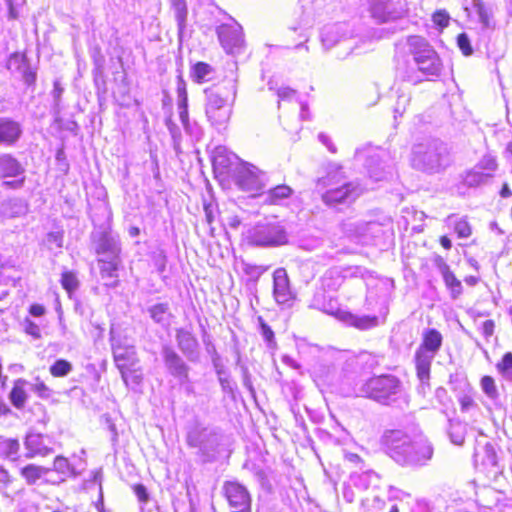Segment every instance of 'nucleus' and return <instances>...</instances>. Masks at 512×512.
Here are the masks:
<instances>
[{
  "label": "nucleus",
  "mask_w": 512,
  "mask_h": 512,
  "mask_svg": "<svg viewBox=\"0 0 512 512\" xmlns=\"http://www.w3.org/2000/svg\"><path fill=\"white\" fill-rule=\"evenodd\" d=\"M387 454L403 466L426 465L433 456V447L424 437L412 439L401 430H390L382 437Z\"/></svg>",
  "instance_id": "f257e3e1"
},
{
  "label": "nucleus",
  "mask_w": 512,
  "mask_h": 512,
  "mask_svg": "<svg viewBox=\"0 0 512 512\" xmlns=\"http://www.w3.org/2000/svg\"><path fill=\"white\" fill-rule=\"evenodd\" d=\"M317 187L324 190L321 199L324 204L330 207L351 204L363 191L358 183L347 181L341 167L331 168L326 176L318 179Z\"/></svg>",
  "instance_id": "f03ea898"
},
{
  "label": "nucleus",
  "mask_w": 512,
  "mask_h": 512,
  "mask_svg": "<svg viewBox=\"0 0 512 512\" xmlns=\"http://www.w3.org/2000/svg\"><path fill=\"white\" fill-rule=\"evenodd\" d=\"M449 164L447 148L442 142L428 140L413 146L411 165L416 170L435 174L443 171Z\"/></svg>",
  "instance_id": "7ed1b4c3"
},
{
  "label": "nucleus",
  "mask_w": 512,
  "mask_h": 512,
  "mask_svg": "<svg viewBox=\"0 0 512 512\" xmlns=\"http://www.w3.org/2000/svg\"><path fill=\"white\" fill-rule=\"evenodd\" d=\"M205 112L208 120L214 126H224L228 123L232 113V103L236 97L235 82L229 81L227 85L206 89Z\"/></svg>",
  "instance_id": "20e7f679"
},
{
  "label": "nucleus",
  "mask_w": 512,
  "mask_h": 512,
  "mask_svg": "<svg viewBox=\"0 0 512 512\" xmlns=\"http://www.w3.org/2000/svg\"><path fill=\"white\" fill-rule=\"evenodd\" d=\"M421 340L414 354V363L421 388L424 390L425 387H429L431 365L441 349L443 337L438 330L428 328L423 331Z\"/></svg>",
  "instance_id": "39448f33"
},
{
  "label": "nucleus",
  "mask_w": 512,
  "mask_h": 512,
  "mask_svg": "<svg viewBox=\"0 0 512 512\" xmlns=\"http://www.w3.org/2000/svg\"><path fill=\"white\" fill-rule=\"evenodd\" d=\"M408 53L417 70L425 77H437L442 71V62L435 49L422 36L412 35L406 40Z\"/></svg>",
  "instance_id": "423d86ee"
},
{
  "label": "nucleus",
  "mask_w": 512,
  "mask_h": 512,
  "mask_svg": "<svg viewBox=\"0 0 512 512\" xmlns=\"http://www.w3.org/2000/svg\"><path fill=\"white\" fill-rule=\"evenodd\" d=\"M402 392V383L394 375H380L368 379L359 388V394L378 403L389 405L395 402Z\"/></svg>",
  "instance_id": "0eeeda50"
},
{
  "label": "nucleus",
  "mask_w": 512,
  "mask_h": 512,
  "mask_svg": "<svg viewBox=\"0 0 512 512\" xmlns=\"http://www.w3.org/2000/svg\"><path fill=\"white\" fill-rule=\"evenodd\" d=\"M247 238L250 244L260 247L281 246L288 242V235L279 223L258 224L249 230Z\"/></svg>",
  "instance_id": "6e6552de"
},
{
  "label": "nucleus",
  "mask_w": 512,
  "mask_h": 512,
  "mask_svg": "<svg viewBox=\"0 0 512 512\" xmlns=\"http://www.w3.org/2000/svg\"><path fill=\"white\" fill-rule=\"evenodd\" d=\"M186 441L190 447L198 449V453L204 457L214 452L219 444L217 433L212 428L199 423L189 429Z\"/></svg>",
  "instance_id": "1a4fd4ad"
},
{
  "label": "nucleus",
  "mask_w": 512,
  "mask_h": 512,
  "mask_svg": "<svg viewBox=\"0 0 512 512\" xmlns=\"http://www.w3.org/2000/svg\"><path fill=\"white\" fill-rule=\"evenodd\" d=\"M237 186L246 192H258L267 182L266 173L249 163L240 164L235 171Z\"/></svg>",
  "instance_id": "9d476101"
},
{
  "label": "nucleus",
  "mask_w": 512,
  "mask_h": 512,
  "mask_svg": "<svg viewBox=\"0 0 512 512\" xmlns=\"http://www.w3.org/2000/svg\"><path fill=\"white\" fill-rule=\"evenodd\" d=\"M404 12L401 0H370L371 16L380 23L399 19Z\"/></svg>",
  "instance_id": "9b49d317"
},
{
  "label": "nucleus",
  "mask_w": 512,
  "mask_h": 512,
  "mask_svg": "<svg viewBox=\"0 0 512 512\" xmlns=\"http://www.w3.org/2000/svg\"><path fill=\"white\" fill-rule=\"evenodd\" d=\"M273 297L277 304L286 307H290L296 298L284 268H278L273 273Z\"/></svg>",
  "instance_id": "f8f14e48"
},
{
  "label": "nucleus",
  "mask_w": 512,
  "mask_h": 512,
  "mask_svg": "<svg viewBox=\"0 0 512 512\" xmlns=\"http://www.w3.org/2000/svg\"><path fill=\"white\" fill-rule=\"evenodd\" d=\"M225 494L232 512H251V497L243 485L228 482L225 484Z\"/></svg>",
  "instance_id": "ddd939ff"
},
{
  "label": "nucleus",
  "mask_w": 512,
  "mask_h": 512,
  "mask_svg": "<svg viewBox=\"0 0 512 512\" xmlns=\"http://www.w3.org/2000/svg\"><path fill=\"white\" fill-rule=\"evenodd\" d=\"M217 34L222 47L228 53H234L244 42L242 27L236 23L221 25L217 29Z\"/></svg>",
  "instance_id": "4468645a"
},
{
  "label": "nucleus",
  "mask_w": 512,
  "mask_h": 512,
  "mask_svg": "<svg viewBox=\"0 0 512 512\" xmlns=\"http://www.w3.org/2000/svg\"><path fill=\"white\" fill-rule=\"evenodd\" d=\"M112 349L115 363L121 371L123 380L127 382V371L134 368L138 362L136 350L133 346L125 347L115 342L112 343Z\"/></svg>",
  "instance_id": "2eb2a0df"
},
{
  "label": "nucleus",
  "mask_w": 512,
  "mask_h": 512,
  "mask_svg": "<svg viewBox=\"0 0 512 512\" xmlns=\"http://www.w3.org/2000/svg\"><path fill=\"white\" fill-rule=\"evenodd\" d=\"M162 355L169 373L180 382L188 381L189 367L183 359L169 346L163 347Z\"/></svg>",
  "instance_id": "dca6fc26"
},
{
  "label": "nucleus",
  "mask_w": 512,
  "mask_h": 512,
  "mask_svg": "<svg viewBox=\"0 0 512 512\" xmlns=\"http://www.w3.org/2000/svg\"><path fill=\"white\" fill-rule=\"evenodd\" d=\"M176 341L178 348L189 361L195 362L199 359V344L194 335L183 329L176 330Z\"/></svg>",
  "instance_id": "f3484780"
},
{
  "label": "nucleus",
  "mask_w": 512,
  "mask_h": 512,
  "mask_svg": "<svg viewBox=\"0 0 512 512\" xmlns=\"http://www.w3.org/2000/svg\"><path fill=\"white\" fill-rule=\"evenodd\" d=\"M384 154V151L376 150L368 155L366 167L369 176L376 181L384 180L387 175L392 173L391 167L383 164L382 157Z\"/></svg>",
  "instance_id": "a211bd4d"
},
{
  "label": "nucleus",
  "mask_w": 512,
  "mask_h": 512,
  "mask_svg": "<svg viewBox=\"0 0 512 512\" xmlns=\"http://www.w3.org/2000/svg\"><path fill=\"white\" fill-rule=\"evenodd\" d=\"M436 265L442 275L446 287L450 290L451 297L453 299L458 298L462 294L463 289L461 281L456 278L443 258L439 257L436 261Z\"/></svg>",
  "instance_id": "6ab92c4d"
},
{
  "label": "nucleus",
  "mask_w": 512,
  "mask_h": 512,
  "mask_svg": "<svg viewBox=\"0 0 512 512\" xmlns=\"http://www.w3.org/2000/svg\"><path fill=\"white\" fill-rule=\"evenodd\" d=\"M22 129L18 122L0 118V144L13 145L21 136Z\"/></svg>",
  "instance_id": "aec40b11"
},
{
  "label": "nucleus",
  "mask_w": 512,
  "mask_h": 512,
  "mask_svg": "<svg viewBox=\"0 0 512 512\" xmlns=\"http://www.w3.org/2000/svg\"><path fill=\"white\" fill-rule=\"evenodd\" d=\"M25 447L28 450L27 458H32L36 455L46 456L52 451V449L44 443L43 435L39 433H29L25 439Z\"/></svg>",
  "instance_id": "412c9836"
},
{
  "label": "nucleus",
  "mask_w": 512,
  "mask_h": 512,
  "mask_svg": "<svg viewBox=\"0 0 512 512\" xmlns=\"http://www.w3.org/2000/svg\"><path fill=\"white\" fill-rule=\"evenodd\" d=\"M24 173V168L11 154L0 155V177H18Z\"/></svg>",
  "instance_id": "4be33fe9"
},
{
  "label": "nucleus",
  "mask_w": 512,
  "mask_h": 512,
  "mask_svg": "<svg viewBox=\"0 0 512 512\" xmlns=\"http://www.w3.org/2000/svg\"><path fill=\"white\" fill-rule=\"evenodd\" d=\"M341 319L360 330H367L378 326L377 316L355 315L350 312H341Z\"/></svg>",
  "instance_id": "5701e85b"
},
{
  "label": "nucleus",
  "mask_w": 512,
  "mask_h": 512,
  "mask_svg": "<svg viewBox=\"0 0 512 512\" xmlns=\"http://www.w3.org/2000/svg\"><path fill=\"white\" fill-rule=\"evenodd\" d=\"M97 253L106 254L108 258H118L120 253L119 239L112 234L103 233L97 245Z\"/></svg>",
  "instance_id": "b1692460"
},
{
  "label": "nucleus",
  "mask_w": 512,
  "mask_h": 512,
  "mask_svg": "<svg viewBox=\"0 0 512 512\" xmlns=\"http://www.w3.org/2000/svg\"><path fill=\"white\" fill-rule=\"evenodd\" d=\"M292 193L293 189L290 186L282 184L269 189L262 196L264 203L270 205H278L283 200L289 198L292 195Z\"/></svg>",
  "instance_id": "393cba45"
},
{
  "label": "nucleus",
  "mask_w": 512,
  "mask_h": 512,
  "mask_svg": "<svg viewBox=\"0 0 512 512\" xmlns=\"http://www.w3.org/2000/svg\"><path fill=\"white\" fill-rule=\"evenodd\" d=\"M27 381L19 378L14 382V386L9 393V400L11 401L12 405L17 409L24 408L28 395L26 392Z\"/></svg>",
  "instance_id": "a878e982"
},
{
  "label": "nucleus",
  "mask_w": 512,
  "mask_h": 512,
  "mask_svg": "<svg viewBox=\"0 0 512 512\" xmlns=\"http://www.w3.org/2000/svg\"><path fill=\"white\" fill-rule=\"evenodd\" d=\"M152 320L161 326H169L172 318L168 303H157L148 308Z\"/></svg>",
  "instance_id": "bb28decb"
},
{
  "label": "nucleus",
  "mask_w": 512,
  "mask_h": 512,
  "mask_svg": "<svg viewBox=\"0 0 512 512\" xmlns=\"http://www.w3.org/2000/svg\"><path fill=\"white\" fill-rule=\"evenodd\" d=\"M174 11V17L178 26V37L181 40L186 28L188 9L185 0H170Z\"/></svg>",
  "instance_id": "cd10ccee"
},
{
  "label": "nucleus",
  "mask_w": 512,
  "mask_h": 512,
  "mask_svg": "<svg viewBox=\"0 0 512 512\" xmlns=\"http://www.w3.org/2000/svg\"><path fill=\"white\" fill-rule=\"evenodd\" d=\"M51 469L34 464H29L21 469V475L29 485L35 484L43 475L50 472Z\"/></svg>",
  "instance_id": "c85d7f7f"
},
{
  "label": "nucleus",
  "mask_w": 512,
  "mask_h": 512,
  "mask_svg": "<svg viewBox=\"0 0 512 512\" xmlns=\"http://www.w3.org/2000/svg\"><path fill=\"white\" fill-rule=\"evenodd\" d=\"M20 444L16 439H10L0 436V457L15 459L18 454Z\"/></svg>",
  "instance_id": "c756f323"
},
{
  "label": "nucleus",
  "mask_w": 512,
  "mask_h": 512,
  "mask_svg": "<svg viewBox=\"0 0 512 512\" xmlns=\"http://www.w3.org/2000/svg\"><path fill=\"white\" fill-rule=\"evenodd\" d=\"M473 7L476 10L479 21L484 28H490L492 26L491 18L492 12L482 0H474Z\"/></svg>",
  "instance_id": "7c9ffc66"
},
{
  "label": "nucleus",
  "mask_w": 512,
  "mask_h": 512,
  "mask_svg": "<svg viewBox=\"0 0 512 512\" xmlns=\"http://www.w3.org/2000/svg\"><path fill=\"white\" fill-rule=\"evenodd\" d=\"M118 258L107 257V259H100V273L102 278H114L116 277V271L118 267Z\"/></svg>",
  "instance_id": "2f4dec72"
},
{
  "label": "nucleus",
  "mask_w": 512,
  "mask_h": 512,
  "mask_svg": "<svg viewBox=\"0 0 512 512\" xmlns=\"http://www.w3.org/2000/svg\"><path fill=\"white\" fill-rule=\"evenodd\" d=\"M496 368L501 376L508 382L512 383V353L507 352L502 360L497 363Z\"/></svg>",
  "instance_id": "473e14b6"
},
{
  "label": "nucleus",
  "mask_w": 512,
  "mask_h": 512,
  "mask_svg": "<svg viewBox=\"0 0 512 512\" xmlns=\"http://www.w3.org/2000/svg\"><path fill=\"white\" fill-rule=\"evenodd\" d=\"M53 470L61 474V481L66 477L74 474V468L69 463L68 459L63 456H57L53 462Z\"/></svg>",
  "instance_id": "72a5a7b5"
},
{
  "label": "nucleus",
  "mask_w": 512,
  "mask_h": 512,
  "mask_svg": "<svg viewBox=\"0 0 512 512\" xmlns=\"http://www.w3.org/2000/svg\"><path fill=\"white\" fill-rule=\"evenodd\" d=\"M340 30H342V25H333L324 29L322 33V43L326 48H331L339 41L337 37Z\"/></svg>",
  "instance_id": "f704fd0d"
},
{
  "label": "nucleus",
  "mask_w": 512,
  "mask_h": 512,
  "mask_svg": "<svg viewBox=\"0 0 512 512\" xmlns=\"http://www.w3.org/2000/svg\"><path fill=\"white\" fill-rule=\"evenodd\" d=\"M212 73V67L204 62L196 63L191 72V77L197 83H202L207 80L208 76Z\"/></svg>",
  "instance_id": "c9c22d12"
},
{
  "label": "nucleus",
  "mask_w": 512,
  "mask_h": 512,
  "mask_svg": "<svg viewBox=\"0 0 512 512\" xmlns=\"http://www.w3.org/2000/svg\"><path fill=\"white\" fill-rule=\"evenodd\" d=\"M464 391L458 396V401L460 403L461 411L467 412L472 407L475 406V402L473 399V396L471 394L472 387L471 385L465 380L464 381Z\"/></svg>",
  "instance_id": "e433bc0d"
},
{
  "label": "nucleus",
  "mask_w": 512,
  "mask_h": 512,
  "mask_svg": "<svg viewBox=\"0 0 512 512\" xmlns=\"http://www.w3.org/2000/svg\"><path fill=\"white\" fill-rule=\"evenodd\" d=\"M491 177V173H484L478 170H473L467 173L464 181L467 186L475 187L487 182Z\"/></svg>",
  "instance_id": "4c0bfd02"
},
{
  "label": "nucleus",
  "mask_w": 512,
  "mask_h": 512,
  "mask_svg": "<svg viewBox=\"0 0 512 512\" xmlns=\"http://www.w3.org/2000/svg\"><path fill=\"white\" fill-rule=\"evenodd\" d=\"M449 436L455 445H462L465 440V426L460 422L450 423Z\"/></svg>",
  "instance_id": "58836bf2"
},
{
  "label": "nucleus",
  "mask_w": 512,
  "mask_h": 512,
  "mask_svg": "<svg viewBox=\"0 0 512 512\" xmlns=\"http://www.w3.org/2000/svg\"><path fill=\"white\" fill-rule=\"evenodd\" d=\"M27 65L26 57L20 53H14L7 61V68L13 73H20Z\"/></svg>",
  "instance_id": "ea45409f"
},
{
  "label": "nucleus",
  "mask_w": 512,
  "mask_h": 512,
  "mask_svg": "<svg viewBox=\"0 0 512 512\" xmlns=\"http://www.w3.org/2000/svg\"><path fill=\"white\" fill-rule=\"evenodd\" d=\"M481 388L485 395L491 400H496L499 397V392L496 387L495 381L491 376H484L480 382Z\"/></svg>",
  "instance_id": "a19ab883"
},
{
  "label": "nucleus",
  "mask_w": 512,
  "mask_h": 512,
  "mask_svg": "<svg viewBox=\"0 0 512 512\" xmlns=\"http://www.w3.org/2000/svg\"><path fill=\"white\" fill-rule=\"evenodd\" d=\"M72 371V364L64 359H58L50 366V373L54 377H64Z\"/></svg>",
  "instance_id": "79ce46f5"
},
{
  "label": "nucleus",
  "mask_w": 512,
  "mask_h": 512,
  "mask_svg": "<svg viewBox=\"0 0 512 512\" xmlns=\"http://www.w3.org/2000/svg\"><path fill=\"white\" fill-rule=\"evenodd\" d=\"M454 230L459 238H468L472 234V228L470 223L465 218H460L453 222Z\"/></svg>",
  "instance_id": "37998d69"
},
{
  "label": "nucleus",
  "mask_w": 512,
  "mask_h": 512,
  "mask_svg": "<svg viewBox=\"0 0 512 512\" xmlns=\"http://www.w3.org/2000/svg\"><path fill=\"white\" fill-rule=\"evenodd\" d=\"M61 284L68 293H72L78 287V280L74 273L67 271L62 274Z\"/></svg>",
  "instance_id": "c03bdc74"
},
{
  "label": "nucleus",
  "mask_w": 512,
  "mask_h": 512,
  "mask_svg": "<svg viewBox=\"0 0 512 512\" xmlns=\"http://www.w3.org/2000/svg\"><path fill=\"white\" fill-rule=\"evenodd\" d=\"M324 275H326L324 283L330 289H336L340 286L342 279L341 273L337 269H330Z\"/></svg>",
  "instance_id": "a18cd8bd"
},
{
  "label": "nucleus",
  "mask_w": 512,
  "mask_h": 512,
  "mask_svg": "<svg viewBox=\"0 0 512 512\" xmlns=\"http://www.w3.org/2000/svg\"><path fill=\"white\" fill-rule=\"evenodd\" d=\"M11 206V216L18 217L21 215H25L28 212V204L22 199H15L10 202Z\"/></svg>",
  "instance_id": "49530a36"
},
{
  "label": "nucleus",
  "mask_w": 512,
  "mask_h": 512,
  "mask_svg": "<svg viewBox=\"0 0 512 512\" xmlns=\"http://www.w3.org/2000/svg\"><path fill=\"white\" fill-rule=\"evenodd\" d=\"M178 104H188L186 83L181 76L178 77L177 81V105Z\"/></svg>",
  "instance_id": "de8ad7c7"
},
{
  "label": "nucleus",
  "mask_w": 512,
  "mask_h": 512,
  "mask_svg": "<svg viewBox=\"0 0 512 512\" xmlns=\"http://www.w3.org/2000/svg\"><path fill=\"white\" fill-rule=\"evenodd\" d=\"M457 44L464 55L469 56L472 54L473 49L471 47L470 39L467 34H459L457 37Z\"/></svg>",
  "instance_id": "09e8293b"
},
{
  "label": "nucleus",
  "mask_w": 512,
  "mask_h": 512,
  "mask_svg": "<svg viewBox=\"0 0 512 512\" xmlns=\"http://www.w3.org/2000/svg\"><path fill=\"white\" fill-rule=\"evenodd\" d=\"M482 450L485 454L482 459V462L484 464H488V465H495L496 464V454H495L493 446L490 443H486L482 447Z\"/></svg>",
  "instance_id": "8fccbe9b"
},
{
  "label": "nucleus",
  "mask_w": 512,
  "mask_h": 512,
  "mask_svg": "<svg viewBox=\"0 0 512 512\" xmlns=\"http://www.w3.org/2000/svg\"><path fill=\"white\" fill-rule=\"evenodd\" d=\"M32 391H34L39 397L47 399L51 396V390L46 384L39 379L32 385Z\"/></svg>",
  "instance_id": "3c124183"
},
{
  "label": "nucleus",
  "mask_w": 512,
  "mask_h": 512,
  "mask_svg": "<svg viewBox=\"0 0 512 512\" xmlns=\"http://www.w3.org/2000/svg\"><path fill=\"white\" fill-rule=\"evenodd\" d=\"M433 22L440 27L449 25L450 16L445 10H438L432 16Z\"/></svg>",
  "instance_id": "603ef678"
},
{
  "label": "nucleus",
  "mask_w": 512,
  "mask_h": 512,
  "mask_svg": "<svg viewBox=\"0 0 512 512\" xmlns=\"http://www.w3.org/2000/svg\"><path fill=\"white\" fill-rule=\"evenodd\" d=\"M261 334L268 345H275L274 332L261 318H260Z\"/></svg>",
  "instance_id": "864d4df0"
},
{
  "label": "nucleus",
  "mask_w": 512,
  "mask_h": 512,
  "mask_svg": "<svg viewBox=\"0 0 512 512\" xmlns=\"http://www.w3.org/2000/svg\"><path fill=\"white\" fill-rule=\"evenodd\" d=\"M153 261L154 265L156 266L157 270L162 273L166 268V254L163 250H159L158 252H155L153 255Z\"/></svg>",
  "instance_id": "5fc2aeb1"
},
{
  "label": "nucleus",
  "mask_w": 512,
  "mask_h": 512,
  "mask_svg": "<svg viewBox=\"0 0 512 512\" xmlns=\"http://www.w3.org/2000/svg\"><path fill=\"white\" fill-rule=\"evenodd\" d=\"M47 242L50 245V248H53L52 246H55L56 248H62V246H63V233H61V232H50L47 235Z\"/></svg>",
  "instance_id": "6e6d98bb"
},
{
  "label": "nucleus",
  "mask_w": 512,
  "mask_h": 512,
  "mask_svg": "<svg viewBox=\"0 0 512 512\" xmlns=\"http://www.w3.org/2000/svg\"><path fill=\"white\" fill-rule=\"evenodd\" d=\"M19 74L22 76L23 81L29 86L33 85L36 81V72L29 64Z\"/></svg>",
  "instance_id": "4d7b16f0"
},
{
  "label": "nucleus",
  "mask_w": 512,
  "mask_h": 512,
  "mask_svg": "<svg viewBox=\"0 0 512 512\" xmlns=\"http://www.w3.org/2000/svg\"><path fill=\"white\" fill-rule=\"evenodd\" d=\"M25 332L27 334L33 336L34 338H40L41 337L39 326L37 324H35L34 322H32L31 320H29V319L25 320Z\"/></svg>",
  "instance_id": "13d9d810"
},
{
  "label": "nucleus",
  "mask_w": 512,
  "mask_h": 512,
  "mask_svg": "<svg viewBox=\"0 0 512 512\" xmlns=\"http://www.w3.org/2000/svg\"><path fill=\"white\" fill-rule=\"evenodd\" d=\"M134 493L137 496L138 500L142 503H147L149 501V494L147 489L142 484H137L134 486Z\"/></svg>",
  "instance_id": "bf43d9fd"
},
{
  "label": "nucleus",
  "mask_w": 512,
  "mask_h": 512,
  "mask_svg": "<svg viewBox=\"0 0 512 512\" xmlns=\"http://www.w3.org/2000/svg\"><path fill=\"white\" fill-rule=\"evenodd\" d=\"M268 267L261 265H247L245 271L252 277H259L267 271Z\"/></svg>",
  "instance_id": "052dcab7"
},
{
  "label": "nucleus",
  "mask_w": 512,
  "mask_h": 512,
  "mask_svg": "<svg viewBox=\"0 0 512 512\" xmlns=\"http://www.w3.org/2000/svg\"><path fill=\"white\" fill-rule=\"evenodd\" d=\"M480 166L482 169L488 170L490 172L495 171L497 168L496 159L492 156H485L481 162Z\"/></svg>",
  "instance_id": "680f3d73"
},
{
  "label": "nucleus",
  "mask_w": 512,
  "mask_h": 512,
  "mask_svg": "<svg viewBox=\"0 0 512 512\" xmlns=\"http://www.w3.org/2000/svg\"><path fill=\"white\" fill-rule=\"evenodd\" d=\"M296 94V91L289 87H281L277 91L280 100H291Z\"/></svg>",
  "instance_id": "e2e57ef3"
},
{
  "label": "nucleus",
  "mask_w": 512,
  "mask_h": 512,
  "mask_svg": "<svg viewBox=\"0 0 512 512\" xmlns=\"http://www.w3.org/2000/svg\"><path fill=\"white\" fill-rule=\"evenodd\" d=\"M179 117L184 127L189 124L188 104H178Z\"/></svg>",
  "instance_id": "0e129e2a"
},
{
  "label": "nucleus",
  "mask_w": 512,
  "mask_h": 512,
  "mask_svg": "<svg viewBox=\"0 0 512 512\" xmlns=\"http://www.w3.org/2000/svg\"><path fill=\"white\" fill-rule=\"evenodd\" d=\"M318 139L319 141L325 145L327 147V149L331 152V153H336L337 151V148L336 146L332 143L330 137L328 135H326L325 133H320L318 135Z\"/></svg>",
  "instance_id": "69168bd1"
},
{
  "label": "nucleus",
  "mask_w": 512,
  "mask_h": 512,
  "mask_svg": "<svg viewBox=\"0 0 512 512\" xmlns=\"http://www.w3.org/2000/svg\"><path fill=\"white\" fill-rule=\"evenodd\" d=\"M12 482L11 475L3 467L0 466V488L7 487Z\"/></svg>",
  "instance_id": "338daca9"
},
{
  "label": "nucleus",
  "mask_w": 512,
  "mask_h": 512,
  "mask_svg": "<svg viewBox=\"0 0 512 512\" xmlns=\"http://www.w3.org/2000/svg\"><path fill=\"white\" fill-rule=\"evenodd\" d=\"M482 332L486 338L492 336L494 332V323L492 320H486L482 324Z\"/></svg>",
  "instance_id": "774afa93"
}]
</instances>
